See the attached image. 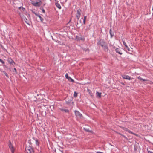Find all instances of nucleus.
<instances>
[{
  "instance_id": "nucleus-4",
  "label": "nucleus",
  "mask_w": 153,
  "mask_h": 153,
  "mask_svg": "<svg viewBox=\"0 0 153 153\" xmlns=\"http://www.w3.org/2000/svg\"><path fill=\"white\" fill-rule=\"evenodd\" d=\"M25 149L27 153H34L33 150L30 146L26 147Z\"/></svg>"
},
{
  "instance_id": "nucleus-24",
  "label": "nucleus",
  "mask_w": 153,
  "mask_h": 153,
  "mask_svg": "<svg viewBox=\"0 0 153 153\" xmlns=\"http://www.w3.org/2000/svg\"><path fill=\"white\" fill-rule=\"evenodd\" d=\"M80 15H81L80 14H76V17L78 20L80 18Z\"/></svg>"
},
{
  "instance_id": "nucleus-47",
  "label": "nucleus",
  "mask_w": 153,
  "mask_h": 153,
  "mask_svg": "<svg viewBox=\"0 0 153 153\" xmlns=\"http://www.w3.org/2000/svg\"><path fill=\"white\" fill-rule=\"evenodd\" d=\"M91 91H90V92H89V93H91Z\"/></svg>"
},
{
  "instance_id": "nucleus-50",
  "label": "nucleus",
  "mask_w": 153,
  "mask_h": 153,
  "mask_svg": "<svg viewBox=\"0 0 153 153\" xmlns=\"http://www.w3.org/2000/svg\"><path fill=\"white\" fill-rule=\"evenodd\" d=\"M80 22H81V20H80Z\"/></svg>"
},
{
  "instance_id": "nucleus-20",
  "label": "nucleus",
  "mask_w": 153,
  "mask_h": 153,
  "mask_svg": "<svg viewBox=\"0 0 153 153\" xmlns=\"http://www.w3.org/2000/svg\"><path fill=\"white\" fill-rule=\"evenodd\" d=\"M77 96V93L75 91L74 93V97H76Z\"/></svg>"
},
{
  "instance_id": "nucleus-44",
  "label": "nucleus",
  "mask_w": 153,
  "mask_h": 153,
  "mask_svg": "<svg viewBox=\"0 0 153 153\" xmlns=\"http://www.w3.org/2000/svg\"><path fill=\"white\" fill-rule=\"evenodd\" d=\"M121 84L123 85H124V84L123 83H122Z\"/></svg>"
},
{
  "instance_id": "nucleus-22",
  "label": "nucleus",
  "mask_w": 153,
  "mask_h": 153,
  "mask_svg": "<svg viewBox=\"0 0 153 153\" xmlns=\"http://www.w3.org/2000/svg\"><path fill=\"white\" fill-rule=\"evenodd\" d=\"M3 72L4 74H5V75L8 78L9 77V76L8 75L7 73L5 71H3Z\"/></svg>"
},
{
  "instance_id": "nucleus-18",
  "label": "nucleus",
  "mask_w": 153,
  "mask_h": 153,
  "mask_svg": "<svg viewBox=\"0 0 153 153\" xmlns=\"http://www.w3.org/2000/svg\"><path fill=\"white\" fill-rule=\"evenodd\" d=\"M38 16L40 19L41 21L42 22L44 20L39 15H38Z\"/></svg>"
},
{
  "instance_id": "nucleus-41",
  "label": "nucleus",
  "mask_w": 153,
  "mask_h": 153,
  "mask_svg": "<svg viewBox=\"0 0 153 153\" xmlns=\"http://www.w3.org/2000/svg\"><path fill=\"white\" fill-rule=\"evenodd\" d=\"M25 22L27 24H29V23L27 21H25Z\"/></svg>"
},
{
  "instance_id": "nucleus-45",
  "label": "nucleus",
  "mask_w": 153,
  "mask_h": 153,
  "mask_svg": "<svg viewBox=\"0 0 153 153\" xmlns=\"http://www.w3.org/2000/svg\"><path fill=\"white\" fill-rule=\"evenodd\" d=\"M78 22H77V25H78Z\"/></svg>"
},
{
  "instance_id": "nucleus-46",
  "label": "nucleus",
  "mask_w": 153,
  "mask_h": 153,
  "mask_svg": "<svg viewBox=\"0 0 153 153\" xmlns=\"http://www.w3.org/2000/svg\"><path fill=\"white\" fill-rule=\"evenodd\" d=\"M91 91H90V92H89V93H91Z\"/></svg>"
},
{
  "instance_id": "nucleus-28",
  "label": "nucleus",
  "mask_w": 153,
  "mask_h": 153,
  "mask_svg": "<svg viewBox=\"0 0 153 153\" xmlns=\"http://www.w3.org/2000/svg\"><path fill=\"white\" fill-rule=\"evenodd\" d=\"M0 62L2 63L3 64H4V62L1 59H0Z\"/></svg>"
},
{
  "instance_id": "nucleus-49",
  "label": "nucleus",
  "mask_w": 153,
  "mask_h": 153,
  "mask_svg": "<svg viewBox=\"0 0 153 153\" xmlns=\"http://www.w3.org/2000/svg\"><path fill=\"white\" fill-rule=\"evenodd\" d=\"M76 19H75V22H76Z\"/></svg>"
},
{
  "instance_id": "nucleus-42",
  "label": "nucleus",
  "mask_w": 153,
  "mask_h": 153,
  "mask_svg": "<svg viewBox=\"0 0 153 153\" xmlns=\"http://www.w3.org/2000/svg\"><path fill=\"white\" fill-rule=\"evenodd\" d=\"M61 151L62 153H63V151Z\"/></svg>"
},
{
  "instance_id": "nucleus-5",
  "label": "nucleus",
  "mask_w": 153,
  "mask_h": 153,
  "mask_svg": "<svg viewBox=\"0 0 153 153\" xmlns=\"http://www.w3.org/2000/svg\"><path fill=\"white\" fill-rule=\"evenodd\" d=\"M8 146L10 149H11L12 153H14V149L13 145L11 143V141L9 140V141Z\"/></svg>"
},
{
  "instance_id": "nucleus-38",
  "label": "nucleus",
  "mask_w": 153,
  "mask_h": 153,
  "mask_svg": "<svg viewBox=\"0 0 153 153\" xmlns=\"http://www.w3.org/2000/svg\"><path fill=\"white\" fill-rule=\"evenodd\" d=\"M85 21L86 20H83V23L84 24H85Z\"/></svg>"
},
{
  "instance_id": "nucleus-27",
  "label": "nucleus",
  "mask_w": 153,
  "mask_h": 153,
  "mask_svg": "<svg viewBox=\"0 0 153 153\" xmlns=\"http://www.w3.org/2000/svg\"><path fill=\"white\" fill-rule=\"evenodd\" d=\"M122 136L123 137H124L125 139H126L127 140H128L129 139H128V138H127L126 136L124 135H123Z\"/></svg>"
},
{
  "instance_id": "nucleus-51",
  "label": "nucleus",
  "mask_w": 153,
  "mask_h": 153,
  "mask_svg": "<svg viewBox=\"0 0 153 153\" xmlns=\"http://www.w3.org/2000/svg\"><path fill=\"white\" fill-rule=\"evenodd\" d=\"M26 20H27V19L26 18Z\"/></svg>"
},
{
  "instance_id": "nucleus-19",
  "label": "nucleus",
  "mask_w": 153,
  "mask_h": 153,
  "mask_svg": "<svg viewBox=\"0 0 153 153\" xmlns=\"http://www.w3.org/2000/svg\"><path fill=\"white\" fill-rule=\"evenodd\" d=\"M138 79L141 80H142L143 81H146V80L145 79H143L141 77H140V76H139L138 77Z\"/></svg>"
},
{
  "instance_id": "nucleus-30",
  "label": "nucleus",
  "mask_w": 153,
  "mask_h": 153,
  "mask_svg": "<svg viewBox=\"0 0 153 153\" xmlns=\"http://www.w3.org/2000/svg\"><path fill=\"white\" fill-rule=\"evenodd\" d=\"M1 45V48H2V49H3V50H6V49H5L3 47V46L1 44V45Z\"/></svg>"
},
{
  "instance_id": "nucleus-31",
  "label": "nucleus",
  "mask_w": 153,
  "mask_h": 153,
  "mask_svg": "<svg viewBox=\"0 0 153 153\" xmlns=\"http://www.w3.org/2000/svg\"><path fill=\"white\" fill-rule=\"evenodd\" d=\"M40 9L41 10H42V12L44 13H45V10H44V9H41V8H40Z\"/></svg>"
},
{
  "instance_id": "nucleus-7",
  "label": "nucleus",
  "mask_w": 153,
  "mask_h": 153,
  "mask_svg": "<svg viewBox=\"0 0 153 153\" xmlns=\"http://www.w3.org/2000/svg\"><path fill=\"white\" fill-rule=\"evenodd\" d=\"M74 113L76 116L78 117L81 118L82 117V114L78 111L75 110Z\"/></svg>"
},
{
  "instance_id": "nucleus-39",
  "label": "nucleus",
  "mask_w": 153,
  "mask_h": 153,
  "mask_svg": "<svg viewBox=\"0 0 153 153\" xmlns=\"http://www.w3.org/2000/svg\"><path fill=\"white\" fill-rule=\"evenodd\" d=\"M127 48H127V49L128 50V51H130V50H129V48L128 46H127Z\"/></svg>"
},
{
  "instance_id": "nucleus-34",
  "label": "nucleus",
  "mask_w": 153,
  "mask_h": 153,
  "mask_svg": "<svg viewBox=\"0 0 153 153\" xmlns=\"http://www.w3.org/2000/svg\"><path fill=\"white\" fill-rule=\"evenodd\" d=\"M80 39L81 40H83V41H84V38H83L81 37Z\"/></svg>"
},
{
  "instance_id": "nucleus-17",
  "label": "nucleus",
  "mask_w": 153,
  "mask_h": 153,
  "mask_svg": "<svg viewBox=\"0 0 153 153\" xmlns=\"http://www.w3.org/2000/svg\"><path fill=\"white\" fill-rule=\"evenodd\" d=\"M84 129L85 131H86L87 132H91V133L92 132V131L91 130H90L89 129H86L85 128H84Z\"/></svg>"
},
{
  "instance_id": "nucleus-33",
  "label": "nucleus",
  "mask_w": 153,
  "mask_h": 153,
  "mask_svg": "<svg viewBox=\"0 0 153 153\" xmlns=\"http://www.w3.org/2000/svg\"><path fill=\"white\" fill-rule=\"evenodd\" d=\"M15 71V72L16 73V74H17V70H16V69L15 68H14V70L13 71Z\"/></svg>"
},
{
  "instance_id": "nucleus-15",
  "label": "nucleus",
  "mask_w": 153,
  "mask_h": 153,
  "mask_svg": "<svg viewBox=\"0 0 153 153\" xmlns=\"http://www.w3.org/2000/svg\"><path fill=\"white\" fill-rule=\"evenodd\" d=\"M55 5L56 6V7L58 8L59 9H61V7L59 4L58 3H55Z\"/></svg>"
},
{
  "instance_id": "nucleus-35",
  "label": "nucleus",
  "mask_w": 153,
  "mask_h": 153,
  "mask_svg": "<svg viewBox=\"0 0 153 153\" xmlns=\"http://www.w3.org/2000/svg\"><path fill=\"white\" fill-rule=\"evenodd\" d=\"M117 134H119L122 136H123V134H121V133H120L117 132Z\"/></svg>"
},
{
  "instance_id": "nucleus-13",
  "label": "nucleus",
  "mask_w": 153,
  "mask_h": 153,
  "mask_svg": "<svg viewBox=\"0 0 153 153\" xmlns=\"http://www.w3.org/2000/svg\"><path fill=\"white\" fill-rule=\"evenodd\" d=\"M40 111L42 115L44 117L46 115V112L45 110L43 109V111H41L40 110Z\"/></svg>"
},
{
  "instance_id": "nucleus-32",
  "label": "nucleus",
  "mask_w": 153,
  "mask_h": 153,
  "mask_svg": "<svg viewBox=\"0 0 153 153\" xmlns=\"http://www.w3.org/2000/svg\"><path fill=\"white\" fill-rule=\"evenodd\" d=\"M84 50L86 52L87 51H89V50L88 48H87V49H84Z\"/></svg>"
},
{
  "instance_id": "nucleus-25",
  "label": "nucleus",
  "mask_w": 153,
  "mask_h": 153,
  "mask_svg": "<svg viewBox=\"0 0 153 153\" xmlns=\"http://www.w3.org/2000/svg\"><path fill=\"white\" fill-rule=\"evenodd\" d=\"M123 44L126 48H127V46L124 41H123Z\"/></svg>"
},
{
  "instance_id": "nucleus-40",
  "label": "nucleus",
  "mask_w": 153,
  "mask_h": 153,
  "mask_svg": "<svg viewBox=\"0 0 153 153\" xmlns=\"http://www.w3.org/2000/svg\"><path fill=\"white\" fill-rule=\"evenodd\" d=\"M28 142H29V143H30V145H31V140H29Z\"/></svg>"
},
{
  "instance_id": "nucleus-14",
  "label": "nucleus",
  "mask_w": 153,
  "mask_h": 153,
  "mask_svg": "<svg viewBox=\"0 0 153 153\" xmlns=\"http://www.w3.org/2000/svg\"><path fill=\"white\" fill-rule=\"evenodd\" d=\"M109 33L110 34L111 38H112L113 36H114V35L113 34V33L111 29L110 30Z\"/></svg>"
},
{
  "instance_id": "nucleus-48",
  "label": "nucleus",
  "mask_w": 153,
  "mask_h": 153,
  "mask_svg": "<svg viewBox=\"0 0 153 153\" xmlns=\"http://www.w3.org/2000/svg\"><path fill=\"white\" fill-rule=\"evenodd\" d=\"M91 91H90V92H89V93H91Z\"/></svg>"
},
{
  "instance_id": "nucleus-29",
  "label": "nucleus",
  "mask_w": 153,
  "mask_h": 153,
  "mask_svg": "<svg viewBox=\"0 0 153 153\" xmlns=\"http://www.w3.org/2000/svg\"><path fill=\"white\" fill-rule=\"evenodd\" d=\"M36 144L37 145H38L39 142H38V140L37 139L36 140Z\"/></svg>"
},
{
  "instance_id": "nucleus-36",
  "label": "nucleus",
  "mask_w": 153,
  "mask_h": 153,
  "mask_svg": "<svg viewBox=\"0 0 153 153\" xmlns=\"http://www.w3.org/2000/svg\"><path fill=\"white\" fill-rule=\"evenodd\" d=\"M86 17H87L86 16H84V19L83 20H86Z\"/></svg>"
},
{
  "instance_id": "nucleus-16",
  "label": "nucleus",
  "mask_w": 153,
  "mask_h": 153,
  "mask_svg": "<svg viewBox=\"0 0 153 153\" xmlns=\"http://www.w3.org/2000/svg\"><path fill=\"white\" fill-rule=\"evenodd\" d=\"M96 94H97V96L99 98H100L101 97V93H100L99 92H97L96 93Z\"/></svg>"
},
{
  "instance_id": "nucleus-8",
  "label": "nucleus",
  "mask_w": 153,
  "mask_h": 153,
  "mask_svg": "<svg viewBox=\"0 0 153 153\" xmlns=\"http://www.w3.org/2000/svg\"><path fill=\"white\" fill-rule=\"evenodd\" d=\"M8 62L12 65H14L15 64V63L14 61L11 58H9L7 60Z\"/></svg>"
},
{
  "instance_id": "nucleus-43",
  "label": "nucleus",
  "mask_w": 153,
  "mask_h": 153,
  "mask_svg": "<svg viewBox=\"0 0 153 153\" xmlns=\"http://www.w3.org/2000/svg\"><path fill=\"white\" fill-rule=\"evenodd\" d=\"M22 9H23V10H25V9L23 7L22 8Z\"/></svg>"
},
{
  "instance_id": "nucleus-3",
  "label": "nucleus",
  "mask_w": 153,
  "mask_h": 153,
  "mask_svg": "<svg viewBox=\"0 0 153 153\" xmlns=\"http://www.w3.org/2000/svg\"><path fill=\"white\" fill-rule=\"evenodd\" d=\"M31 1V3L35 7H39L42 4V2L41 0H38L36 2Z\"/></svg>"
},
{
  "instance_id": "nucleus-11",
  "label": "nucleus",
  "mask_w": 153,
  "mask_h": 153,
  "mask_svg": "<svg viewBox=\"0 0 153 153\" xmlns=\"http://www.w3.org/2000/svg\"><path fill=\"white\" fill-rule=\"evenodd\" d=\"M115 51L117 53H119V54H122V53L121 52V51L120 48H116L115 49Z\"/></svg>"
},
{
  "instance_id": "nucleus-37",
  "label": "nucleus",
  "mask_w": 153,
  "mask_h": 153,
  "mask_svg": "<svg viewBox=\"0 0 153 153\" xmlns=\"http://www.w3.org/2000/svg\"><path fill=\"white\" fill-rule=\"evenodd\" d=\"M148 153H153V152H152L150 151H148Z\"/></svg>"
},
{
  "instance_id": "nucleus-10",
  "label": "nucleus",
  "mask_w": 153,
  "mask_h": 153,
  "mask_svg": "<svg viewBox=\"0 0 153 153\" xmlns=\"http://www.w3.org/2000/svg\"><path fill=\"white\" fill-rule=\"evenodd\" d=\"M122 77L123 79H126L130 80L131 79V78L128 75H123L122 76Z\"/></svg>"
},
{
  "instance_id": "nucleus-9",
  "label": "nucleus",
  "mask_w": 153,
  "mask_h": 153,
  "mask_svg": "<svg viewBox=\"0 0 153 153\" xmlns=\"http://www.w3.org/2000/svg\"><path fill=\"white\" fill-rule=\"evenodd\" d=\"M65 77L66 79H67L68 80L72 82H74V80L72 79L71 77L68 76V74L66 73L65 74Z\"/></svg>"
},
{
  "instance_id": "nucleus-26",
  "label": "nucleus",
  "mask_w": 153,
  "mask_h": 153,
  "mask_svg": "<svg viewBox=\"0 0 153 153\" xmlns=\"http://www.w3.org/2000/svg\"><path fill=\"white\" fill-rule=\"evenodd\" d=\"M31 11L36 16H38V15H39L38 14H37V13H36L35 12L33 11V10H31Z\"/></svg>"
},
{
  "instance_id": "nucleus-21",
  "label": "nucleus",
  "mask_w": 153,
  "mask_h": 153,
  "mask_svg": "<svg viewBox=\"0 0 153 153\" xmlns=\"http://www.w3.org/2000/svg\"><path fill=\"white\" fill-rule=\"evenodd\" d=\"M81 10L80 9H79L77 10V14H80L81 15L80 12Z\"/></svg>"
},
{
  "instance_id": "nucleus-12",
  "label": "nucleus",
  "mask_w": 153,
  "mask_h": 153,
  "mask_svg": "<svg viewBox=\"0 0 153 153\" xmlns=\"http://www.w3.org/2000/svg\"><path fill=\"white\" fill-rule=\"evenodd\" d=\"M59 109L62 111H64L65 113H69V111L68 109H64L62 108H59Z\"/></svg>"
},
{
  "instance_id": "nucleus-23",
  "label": "nucleus",
  "mask_w": 153,
  "mask_h": 153,
  "mask_svg": "<svg viewBox=\"0 0 153 153\" xmlns=\"http://www.w3.org/2000/svg\"><path fill=\"white\" fill-rule=\"evenodd\" d=\"M137 146L136 145L134 146V151H136L137 149Z\"/></svg>"
},
{
  "instance_id": "nucleus-52",
  "label": "nucleus",
  "mask_w": 153,
  "mask_h": 153,
  "mask_svg": "<svg viewBox=\"0 0 153 153\" xmlns=\"http://www.w3.org/2000/svg\"><path fill=\"white\" fill-rule=\"evenodd\" d=\"M67 0H65V1H66Z\"/></svg>"
},
{
  "instance_id": "nucleus-1",
  "label": "nucleus",
  "mask_w": 153,
  "mask_h": 153,
  "mask_svg": "<svg viewBox=\"0 0 153 153\" xmlns=\"http://www.w3.org/2000/svg\"><path fill=\"white\" fill-rule=\"evenodd\" d=\"M98 45H100L103 48L104 51H108V49L106 43L103 40H100L99 42L97 43Z\"/></svg>"
},
{
  "instance_id": "nucleus-2",
  "label": "nucleus",
  "mask_w": 153,
  "mask_h": 153,
  "mask_svg": "<svg viewBox=\"0 0 153 153\" xmlns=\"http://www.w3.org/2000/svg\"><path fill=\"white\" fill-rule=\"evenodd\" d=\"M66 103L67 104L71 106L74 105V102L73 101V98L70 97L68 98V100H65Z\"/></svg>"
},
{
  "instance_id": "nucleus-6",
  "label": "nucleus",
  "mask_w": 153,
  "mask_h": 153,
  "mask_svg": "<svg viewBox=\"0 0 153 153\" xmlns=\"http://www.w3.org/2000/svg\"><path fill=\"white\" fill-rule=\"evenodd\" d=\"M122 128L123 129V130H124L125 131H126L130 133H131V134H134V135H135L136 136H137V134H136L134 133L132 131H130L127 128H125V127H122Z\"/></svg>"
}]
</instances>
